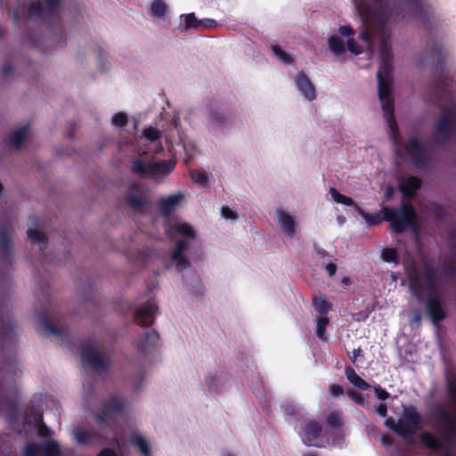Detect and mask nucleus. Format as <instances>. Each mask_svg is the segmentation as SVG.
<instances>
[{
  "mask_svg": "<svg viewBox=\"0 0 456 456\" xmlns=\"http://www.w3.org/2000/svg\"><path fill=\"white\" fill-rule=\"evenodd\" d=\"M355 6L363 19L375 21L380 28L379 61H392L387 25L393 18L404 19L406 15L399 7L392 6L388 0H372L371 4L365 0H355Z\"/></svg>",
  "mask_w": 456,
  "mask_h": 456,
  "instance_id": "f257e3e1",
  "label": "nucleus"
},
{
  "mask_svg": "<svg viewBox=\"0 0 456 456\" xmlns=\"http://www.w3.org/2000/svg\"><path fill=\"white\" fill-rule=\"evenodd\" d=\"M426 281V288L429 296L426 300V310L434 324H438L446 317V311L437 290V277L435 266L429 263H424L422 273Z\"/></svg>",
  "mask_w": 456,
  "mask_h": 456,
  "instance_id": "f03ea898",
  "label": "nucleus"
},
{
  "mask_svg": "<svg viewBox=\"0 0 456 456\" xmlns=\"http://www.w3.org/2000/svg\"><path fill=\"white\" fill-rule=\"evenodd\" d=\"M385 425L406 442H411L416 431L421 427V415L415 406H404L402 418L395 421L392 417H388L385 420Z\"/></svg>",
  "mask_w": 456,
  "mask_h": 456,
  "instance_id": "7ed1b4c3",
  "label": "nucleus"
},
{
  "mask_svg": "<svg viewBox=\"0 0 456 456\" xmlns=\"http://www.w3.org/2000/svg\"><path fill=\"white\" fill-rule=\"evenodd\" d=\"M382 212L384 220L390 222L391 229L397 234L416 227L417 213L411 203L403 204L400 209L385 207Z\"/></svg>",
  "mask_w": 456,
  "mask_h": 456,
  "instance_id": "20e7f679",
  "label": "nucleus"
},
{
  "mask_svg": "<svg viewBox=\"0 0 456 456\" xmlns=\"http://www.w3.org/2000/svg\"><path fill=\"white\" fill-rule=\"evenodd\" d=\"M175 232L183 237L176 242L175 249L171 256L172 261L175 264L178 271H183L191 266V263L185 257L183 253L188 249L187 240H194L195 232L191 225L186 223L175 224Z\"/></svg>",
  "mask_w": 456,
  "mask_h": 456,
  "instance_id": "39448f33",
  "label": "nucleus"
},
{
  "mask_svg": "<svg viewBox=\"0 0 456 456\" xmlns=\"http://www.w3.org/2000/svg\"><path fill=\"white\" fill-rule=\"evenodd\" d=\"M456 140V111L447 110L441 113L435 126L434 141L446 144Z\"/></svg>",
  "mask_w": 456,
  "mask_h": 456,
  "instance_id": "423d86ee",
  "label": "nucleus"
},
{
  "mask_svg": "<svg viewBox=\"0 0 456 456\" xmlns=\"http://www.w3.org/2000/svg\"><path fill=\"white\" fill-rule=\"evenodd\" d=\"M175 168V162L171 160H161L145 164L143 160L136 159L132 161L131 171L139 177L155 175H168Z\"/></svg>",
  "mask_w": 456,
  "mask_h": 456,
  "instance_id": "0eeeda50",
  "label": "nucleus"
},
{
  "mask_svg": "<svg viewBox=\"0 0 456 456\" xmlns=\"http://www.w3.org/2000/svg\"><path fill=\"white\" fill-rule=\"evenodd\" d=\"M126 407V402L123 398L110 395L102 403L99 413L95 414V419L98 424H106L109 419L113 418V414H121Z\"/></svg>",
  "mask_w": 456,
  "mask_h": 456,
  "instance_id": "6e6552de",
  "label": "nucleus"
},
{
  "mask_svg": "<svg viewBox=\"0 0 456 456\" xmlns=\"http://www.w3.org/2000/svg\"><path fill=\"white\" fill-rule=\"evenodd\" d=\"M403 266L409 281V288L411 295L418 300L422 299L423 286L421 282V277L418 271V265L416 260L411 256H408L403 260Z\"/></svg>",
  "mask_w": 456,
  "mask_h": 456,
  "instance_id": "1a4fd4ad",
  "label": "nucleus"
},
{
  "mask_svg": "<svg viewBox=\"0 0 456 456\" xmlns=\"http://www.w3.org/2000/svg\"><path fill=\"white\" fill-rule=\"evenodd\" d=\"M80 356L84 362H86L92 369H100L106 370L108 364L102 354V352L92 346L87 341H83L79 346Z\"/></svg>",
  "mask_w": 456,
  "mask_h": 456,
  "instance_id": "9d476101",
  "label": "nucleus"
},
{
  "mask_svg": "<svg viewBox=\"0 0 456 456\" xmlns=\"http://www.w3.org/2000/svg\"><path fill=\"white\" fill-rule=\"evenodd\" d=\"M407 155L411 158L414 167L420 168L426 167L430 159L428 150L416 136L410 137L404 146Z\"/></svg>",
  "mask_w": 456,
  "mask_h": 456,
  "instance_id": "9b49d317",
  "label": "nucleus"
},
{
  "mask_svg": "<svg viewBox=\"0 0 456 456\" xmlns=\"http://www.w3.org/2000/svg\"><path fill=\"white\" fill-rule=\"evenodd\" d=\"M431 418L443 426L446 437L456 435V415L451 414L444 404L439 403L433 407Z\"/></svg>",
  "mask_w": 456,
  "mask_h": 456,
  "instance_id": "f8f14e48",
  "label": "nucleus"
},
{
  "mask_svg": "<svg viewBox=\"0 0 456 456\" xmlns=\"http://www.w3.org/2000/svg\"><path fill=\"white\" fill-rule=\"evenodd\" d=\"M23 456H61L57 441L47 440L41 444L28 443L24 448Z\"/></svg>",
  "mask_w": 456,
  "mask_h": 456,
  "instance_id": "ddd939ff",
  "label": "nucleus"
},
{
  "mask_svg": "<svg viewBox=\"0 0 456 456\" xmlns=\"http://www.w3.org/2000/svg\"><path fill=\"white\" fill-rule=\"evenodd\" d=\"M208 118L213 126L224 127L231 123L232 114L230 111L222 110L217 101L211 100L208 104Z\"/></svg>",
  "mask_w": 456,
  "mask_h": 456,
  "instance_id": "4468645a",
  "label": "nucleus"
},
{
  "mask_svg": "<svg viewBox=\"0 0 456 456\" xmlns=\"http://www.w3.org/2000/svg\"><path fill=\"white\" fill-rule=\"evenodd\" d=\"M158 309L159 307L155 303L145 302L134 313V320L135 323L143 328L151 326L154 323Z\"/></svg>",
  "mask_w": 456,
  "mask_h": 456,
  "instance_id": "2eb2a0df",
  "label": "nucleus"
},
{
  "mask_svg": "<svg viewBox=\"0 0 456 456\" xmlns=\"http://www.w3.org/2000/svg\"><path fill=\"white\" fill-rule=\"evenodd\" d=\"M138 183H133L129 185L125 197L126 205L135 212H142L148 205L145 197Z\"/></svg>",
  "mask_w": 456,
  "mask_h": 456,
  "instance_id": "dca6fc26",
  "label": "nucleus"
},
{
  "mask_svg": "<svg viewBox=\"0 0 456 456\" xmlns=\"http://www.w3.org/2000/svg\"><path fill=\"white\" fill-rule=\"evenodd\" d=\"M411 15L418 19L421 23L428 26L431 24L433 14L429 12L422 0H403Z\"/></svg>",
  "mask_w": 456,
  "mask_h": 456,
  "instance_id": "f3484780",
  "label": "nucleus"
},
{
  "mask_svg": "<svg viewBox=\"0 0 456 456\" xmlns=\"http://www.w3.org/2000/svg\"><path fill=\"white\" fill-rule=\"evenodd\" d=\"M378 79V93L379 98L381 102L382 109L389 110L391 106H394V100L392 98V77H377Z\"/></svg>",
  "mask_w": 456,
  "mask_h": 456,
  "instance_id": "a211bd4d",
  "label": "nucleus"
},
{
  "mask_svg": "<svg viewBox=\"0 0 456 456\" xmlns=\"http://www.w3.org/2000/svg\"><path fill=\"white\" fill-rule=\"evenodd\" d=\"M421 180L413 175L402 177L399 180V190L402 194L408 198L412 199L417 195L418 191L421 188Z\"/></svg>",
  "mask_w": 456,
  "mask_h": 456,
  "instance_id": "6ab92c4d",
  "label": "nucleus"
},
{
  "mask_svg": "<svg viewBox=\"0 0 456 456\" xmlns=\"http://www.w3.org/2000/svg\"><path fill=\"white\" fill-rule=\"evenodd\" d=\"M295 84L300 94L308 101L316 98L315 88L304 71H299L295 77Z\"/></svg>",
  "mask_w": 456,
  "mask_h": 456,
  "instance_id": "aec40b11",
  "label": "nucleus"
},
{
  "mask_svg": "<svg viewBox=\"0 0 456 456\" xmlns=\"http://www.w3.org/2000/svg\"><path fill=\"white\" fill-rule=\"evenodd\" d=\"M322 432V427L314 420L305 422L303 428L302 440L307 446L314 445V442L317 440Z\"/></svg>",
  "mask_w": 456,
  "mask_h": 456,
  "instance_id": "412c9836",
  "label": "nucleus"
},
{
  "mask_svg": "<svg viewBox=\"0 0 456 456\" xmlns=\"http://www.w3.org/2000/svg\"><path fill=\"white\" fill-rule=\"evenodd\" d=\"M159 340V334L152 330L144 334V336L136 342V348L142 354H149L155 348Z\"/></svg>",
  "mask_w": 456,
  "mask_h": 456,
  "instance_id": "4be33fe9",
  "label": "nucleus"
},
{
  "mask_svg": "<svg viewBox=\"0 0 456 456\" xmlns=\"http://www.w3.org/2000/svg\"><path fill=\"white\" fill-rule=\"evenodd\" d=\"M420 442L429 450L440 451L444 450L441 456H452L449 448H445L444 444L432 434L425 432L420 436Z\"/></svg>",
  "mask_w": 456,
  "mask_h": 456,
  "instance_id": "5701e85b",
  "label": "nucleus"
},
{
  "mask_svg": "<svg viewBox=\"0 0 456 456\" xmlns=\"http://www.w3.org/2000/svg\"><path fill=\"white\" fill-rule=\"evenodd\" d=\"M10 225L4 222L0 224V247L4 258L11 259L12 240L10 238Z\"/></svg>",
  "mask_w": 456,
  "mask_h": 456,
  "instance_id": "b1692460",
  "label": "nucleus"
},
{
  "mask_svg": "<svg viewBox=\"0 0 456 456\" xmlns=\"http://www.w3.org/2000/svg\"><path fill=\"white\" fill-rule=\"evenodd\" d=\"M182 194L170 195L167 198L160 199L158 202L159 210L164 216H169L175 210L176 205L183 199Z\"/></svg>",
  "mask_w": 456,
  "mask_h": 456,
  "instance_id": "393cba45",
  "label": "nucleus"
},
{
  "mask_svg": "<svg viewBox=\"0 0 456 456\" xmlns=\"http://www.w3.org/2000/svg\"><path fill=\"white\" fill-rule=\"evenodd\" d=\"M278 223L283 231L289 237L292 238L295 235L296 222L294 218L288 213L280 210L277 212Z\"/></svg>",
  "mask_w": 456,
  "mask_h": 456,
  "instance_id": "a878e982",
  "label": "nucleus"
},
{
  "mask_svg": "<svg viewBox=\"0 0 456 456\" xmlns=\"http://www.w3.org/2000/svg\"><path fill=\"white\" fill-rule=\"evenodd\" d=\"M75 438L81 445L94 443L102 444L100 435L94 430L77 429L75 432Z\"/></svg>",
  "mask_w": 456,
  "mask_h": 456,
  "instance_id": "bb28decb",
  "label": "nucleus"
},
{
  "mask_svg": "<svg viewBox=\"0 0 456 456\" xmlns=\"http://www.w3.org/2000/svg\"><path fill=\"white\" fill-rule=\"evenodd\" d=\"M426 53L428 58L436 62V70L442 69L444 68L445 55L444 54L443 48L439 44L434 43L426 50Z\"/></svg>",
  "mask_w": 456,
  "mask_h": 456,
  "instance_id": "cd10ccee",
  "label": "nucleus"
},
{
  "mask_svg": "<svg viewBox=\"0 0 456 456\" xmlns=\"http://www.w3.org/2000/svg\"><path fill=\"white\" fill-rule=\"evenodd\" d=\"M345 375L348 381L354 385L356 388L365 391L370 388V385L361 378L355 370L351 367L347 366L345 369Z\"/></svg>",
  "mask_w": 456,
  "mask_h": 456,
  "instance_id": "c85d7f7f",
  "label": "nucleus"
},
{
  "mask_svg": "<svg viewBox=\"0 0 456 456\" xmlns=\"http://www.w3.org/2000/svg\"><path fill=\"white\" fill-rule=\"evenodd\" d=\"M40 323L42 326V329L54 335L57 338H62L68 334V329L64 327H58L57 325L52 323L46 315H42L40 318Z\"/></svg>",
  "mask_w": 456,
  "mask_h": 456,
  "instance_id": "c756f323",
  "label": "nucleus"
},
{
  "mask_svg": "<svg viewBox=\"0 0 456 456\" xmlns=\"http://www.w3.org/2000/svg\"><path fill=\"white\" fill-rule=\"evenodd\" d=\"M130 444L137 447L143 456H151L149 443L140 435L133 434L130 438Z\"/></svg>",
  "mask_w": 456,
  "mask_h": 456,
  "instance_id": "7c9ffc66",
  "label": "nucleus"
},
{
  "mask_svg": "<svg viewBox=\"0 0 456 456\" xmlns=\"http://www.w3.org/2000/svg\"><path fill=\"white\" fill-rule=\"evenodd\" d=\"M29 126L26 125L17 130H15L10 136L9 142L13 145L15 149H20L21 144L28 132Z\"/></svg>",
  "mask_w": 456,
  "mask_h": 456,
  "instance_id": "2f4dec72",
  "label": "nucleus"
},
{
  "mask_svg": "<svg viewBox=\"0 0 456 456\" xmlns=\"http://www.w3.org/2000/svg\"><path fill=\"white\" fill-rule=\"evenodd\" d=\"M27 234L28 240L31 242L39 244L41 250H44L46 248L47 236L45 232L37 230L28 229Z\"/></svg>",
  "mask_w": 456,
  "mask_h": 456,
  "instance_id": "473e14b6",
  "label": "nucleus"
},
{
  "mask_svg": "<svg viewBox=\"0 0 456 456\" xmlns=\"http://www.w3.org/2000/svg\"><path fill=\"white\" fill-rule=\"evenodd\" d=\"M382 110H383V112H384V116H385V118L387 119L389 130L391 132L392 138H393V140L395 142H396L397 141L398 127H397V124H396V121L395 119V117H394V106H391L389 110H387V109H382Z\"/></svg>",
  "mask_w": 456,
  "mask_h": 456,
  "instance_id": "72a5a7b5",
  "label": "nucleus"
},
{
  "mask_svg": "<svg viewBox=\"0 0 456 456\" xmlns=\"http://www.w3.org/2000/svg\"><path fill=\"white\" fill-rule=\"evenodd\" d=\"M355 211L366 221L369 226H373L379 224L382 220H384L383 216L380 214L371 215L365 212L359 206H355Z\"/></svg>",
  "mask_w": 456,
  "mask_h": 456,
  "instance_id": "f704fd0d",
  "label": "nucleus"
},
{
  "mask_svg": "<svg viewBox=\"0 0 456 456\" xmlns=\"http://www.w3.org/2000/svg\"><path fill=\"white\" fill-rule=\"evenodd\" d=\"M326 422L332 428L342 427L344 425L343 412L340 410L330 412L326 418Z\"/></svg>",
  "mask_w": 456,
  "mask_h": 456,
  "instance_id": "c9c22d12",
  "label": "nucleus"
},
{
  "mask_svg": "<svg viewBox=\"0 0 456 456\" xmlns=\"http://www.w3.org/2000/svg\"><path fill=\"white\" fill-rule=\"evenodd\" d=\"M330 193L333 199V200L337 203L343 204L349 207H354L355 208V206H357L352 198L346 196L344 194H341L336 188L331 187L330 189Z\"/></svg>",
  "mask_w": 456,
  "mask_h": 456,
  "instance_id": "e433bc0d",
  "label": "nucleus"
},
{
  "mask_svg": "<svg viewBox=\"0 0 456 456\" xmlns=\"http://www.w3.org/2000/svg\"><path fill=\"white\" fill-rule=\"evenodd\" d=\"M446 379V394L456 404V375L448 374Z\"/></svg>",
  "mask_w": 456,
  "mask_h": 456,
  "instance_id": "4c0bfd02",
  "label": "nucleus"
},
{
  "mask_svg": "<svg viewBox=\"0 0 456 456\" xmlns=\"http://www.w3.org/2000/svg\"><path fill=\"white\" fill-rule=\"evenodd\" d=\"M329 46L336 55H340L345 52L344 42L338 36L333 35L329 38Z\"/></svg>",
  "mask_w": 456,
  "mask_h": 456,
  "instance_id": "58836bf2",
  "label": "nucleus"
},
{
  "mask_svg": "<svg viewBox=\"0 0 456 456\" xmlns=\"http://www.w3.org/2000/svg\"><path fill=\"white\" fill-rule=\"evenodd\" d=\"M313 305L321 315H326L332 308L330 303L320 297L313 299Z\"/></svg>",
  "mask_w": 456,
  "mask_h": 456,
  "instance_id": "ea45409f",
  "label": "nucleus"
},
{
  "mask_svg": "<svg viewBox=\"0 0 456 456\" xmlns=\"http://www.w3.org/2000/svg\"><path fill=\"white\" fill-rule=\"evenodd\" d=\"M381 258L387 263H399V256L397 250L394 248H385L381 251Z\"/></svg>",
  "mask_w": 456,
  "mask_h": 456,
  "instance_id": "a19ab883",
  "label": "nucleus"
},
{
  "mask_svg": "<svg viewBox=\"0 0 456 456\" xmlns=\"http://www.w3.org/2000/svg\"><path fill=\"white\" fill-rule=\"evenodd\" d=\"M330 321L327 317H321L317 321L316 335L322 341H327L326 329Z\"/></svg>",
  "mask_w": 456,
  "mask_h": 456,
  "instance_id": "79ce46f5",
  "label": "nucleus"
},
{
  "mask_svg": "<svg viewBox=\"0 0 456 456\" xmlns=\"http://www.w3.org/2000/svg\"><path fill=\"white\" fill-rule=\"evenodd\" d=\"M222 381L223 379L221 374L208 375L207 377V384L208 390L212 393L218 392L219 387L222 385Z\"/></svg>",
  "mask_w": 456,
  "mask_h": 456,
  "instance_id": "37998d69",
  "label": "nucleus"
},
{
  "mask_svg": "<svg viewBox=\"0 0 456 456\" xmlns=\"http://www.w3.org/2000/svg\"><path fill=\"white\" fill-rule=\"evenodd\" d=\"M167 11V4L162 0H154L151 6V13L156 17H163Z\"/></svg>",
  "mask_w": 456,
  "mask_h": 456,
  "instance_id": "c03bdc74",
  "label": "nucleus"
},
{
  "mask_svg": "<svg viewBox=\"0 0 456 456\" xmlns=\"http://www.w3.org/2000/svg\"><path fill=\"white\" fill-rule=\"evenodd\" d=\"M393 62L392 61H379V69L377 73V77H392Z\"/></svg>",
  "mask_w": 456,
  "mask_h": 456,
  "instance_id": "a18cd8bd",
  "label": "nucleus"
},
{
  "mask_svg": "<svg viewBox=\"0 0 456 456\" xmlns=\"http://www.w3.org/2000/svg\"><path fill=\"white\" fill-rule=\"evenodd\" d=\"M26 12L32 16H41L44 13V7L39 0L28 3Z\"/></svg>",
  "mask_w": 456,
  "mask_h": 456,
  "instance_id": "49530a36",
  "label": "nucleus"
},
{
  "mask_svg": "<svg viewBox=\"0 0 456 456\" xmlns=\"http://www.w3.org/2000/svg\"><path fill=\"white\" fill-rule=\"evenodd\" d=\"M272 50L273 54L282 62L286 64H291L293 62V58L290 56V54L287 53L281 46L272 45Z\"/></svg>",
  "mask_w": 456,
  "mask_h": 456,
  "instance_id": "de8ad7c7",
  "label": "nucleus"
},
{
  "mask_svg": "<svg viewBox=\"0 0 456 456\" xmlns=\"http://www.w3.org/2000/svg\"><path fill=\"white\" fill-rule=\"evenodd\" d=\"M184 28L186 30L200 28V20L197 19L194 12L184 15Z\"/></svg>",
  "mask_w": 456,
  "mask_h": 456,
  "instance_id": "09e8293b",
  "label": "nucleus"
},
{
  "mask_svg": "<svg viewBox=\"0 0 456 456\" xmlns=\"http://www.w3.org/2000/svg\"><path fill=\"white\" fill-rule=\"evenodd\" d=\"M190 175L191 180L200 185H206L208 183V176L204 172L200 170H191L190 172Z\"/></svg>",
  "mask_w": 456,
  "mask_h": 456,
  "instance_id": "8fccbe9b",
  "label": "nucleus"
},
{
  "mask_svg": "<svg viewBox=\"0 0 456 456\" xmlns=\"http://www.w3.org/2000/svg\"><path fill=\"white\" fill-rule=\"evenodd\" d=\"M34 420L36 425L38 427V433L41 436H47L49 428L43 423L42 415L38 412H34Z\"/></svg>",
  "mask_w": 456,
  "mask_h": 456,
  "instance_id": "3c124183",
  "label": "nucleus"
},
{
  "mask_svg": "<svg viewBox=\"0 0 456 456\" xmlns=\"http://www.w3.org/2000/svg\"><path fill=\"white\" fill-rule=\"evenodd\" d=\"M113 126L122 128L127 124V115L124 112H118L111 118Z\"/></svg>",
  "mask_w": 456,
  "mask_h": 456,
  "instance_id": "603ef678",
  "label": "nucleus"
},
{
  "mask_svg": "<svg viewBox=\"0 0 456 456\" xmlns=\"http://www.w3.org/2000/svg\"><path fill=\"white\" fill-rule=\"evenodd\" d=\"M143 136L151 142H155L160 138V132L152 126L145 128L142 133Z\"/></svg>",
  "mask_w": 456,
  "mask_h": 456,
  "instance_id": "864d4df0",
  "label": "nucleus"
},
{
  "mask_svg": "<svg viewBox=\"0 0 456 456\" xmlns=\"http://www.w3.org/2000/svg\"><path fill=\"white\" fill-rule=\"evenodd\" d=\"M61 0H44L46 11L51 15H56L57 10L61 5Z\"/></svg>",
  "mask_w": 456,
  "mask_h": 456,
  "instance_id": "5fc2aeb1",
  "label": "nucleus"
},
{
  "mask_svg": "<svg viewBox=\"0 0 456 456\" xmlns=\"http://www.w3.org/2000/svg\"><path fill=\"white\" fill-rule=\"evenodd\" d=\"M346 395L357 404L361 405V406H364L365 405V400L363 398V396L358 393V392H355L354 390L353 389H348L346 391Z\"/></svg>",
  "mask_w": 456,
  "mask_h": 456,
  "instance_id": "6e6d98bb",
  "label": "nucleus"
},
{
  "mask_svg": "<svg viewBox=\"0 0 456 456\" xmlns=\"http://www.w3.org/2000/svg\"><path fill=\"white\" fill-rule=\"evenodd\" d=\"M347 49L352 53L357 55L362 53L361 46L357 44V42L354 38H349L346 43Z\"/></svg>",
  "mask_w": 456,
  "mask_h": 456,
  "instance_id": "4d7b16f0",
  "label": "nucleus"
},
{
  "mask_svg": "<svg viewBox=\"0 0 456 456\" xmlns=\"http://www.w3.org/2000/svg\"><path fill=\"white\" fill-rule=\"evenodd\" d=\"M329 391L332 396L338 397L344 395V388L338 384H330Z\"/></svg>",
  "mask_w": 456,
  "mask_h": 456,
  "instance_id": "13d9d810",
  "label": "nucleus"
},
{
  "mask_svg": "<svg viewBox=\"0 0 456 456\" xmlns=\"http://www.w3.org/2000/svg\"><path fill=\"white\" fill-rule=\"evenodd\" d=\"M221 212L226 219H236L238 217L237 213L227 206L223 207Z\"/></svg>",
  "mask_w": 456,
  "mask_h": 456,
  "instance_id": "bf43d9fd",
  "label": "nucleus"
},
{
  "mask_svg": "<svg viewBox=\"0 0 456 456\" xmlns=\"http://www.w3.org/2000/svg\"><path fill=\"white\" fill-rule=\"evenodd\" d=\"M374 392L376 396L381 401H385L389 397V393L380 386L375 387Z\"/></svg>",
  "mask_w": 456,
  "mask_h": 456,
  "instance_id": "052dcab7",
  "label": "nucleus"
},
{
  "mask_svg": "<svg viewBox=\"0 0 456 456\" xmlns=\"http://www.w3.org/2000/svg\"><path fill=\"white\" fill-rule=\"evenodd\" d=\"M216 26V21L212 19H203L200 20V28H214Z\"/></svg>",
  "mask_w": 456,
  "mask_h": 456,
  "instance_id": "680f3d73",
  "label": "nucleus"
},
{
  "mask_svg": "<svg viewBox=\"0 0 456 456\" xmlns=\"http://www.w3.org/2000/svg\"><path fill=\"white\" fill-rule=\"evenodd\" d=\"M339 33L344 37H350L354 34V31L352 27L350 26H341L338 29Z\"/></svg>",
  "mask_w": 456,
  "mask_h": 456,
  "instance_id": "e2e57ef3",
  "label": "nucleus"
},
{
  "mask_svg": "<svg viewBox=\"0 0 456 456\" xmlns=\"http://www.w3.org/2000/svg\"><path fill=\"white\" fill-rule=\"evenodd\" d=\"M363 355V351L361 347L355 348L353 350L352 354H349V358L353 362H355L358 357H362Z\"/></svg>",
  "mask_w": 456,
  "mask_h": 456,
  "instance_id": "0e129e2a",
  "label": "nucleus"
},
{
  "mask_svg": "<svg viewBox=\"0 0 456 456\" xmlns=\"http://www.w3.org/2000/svg\"><path fill=\"white\" fill-rule=\"evenodd\" d=\"M376 412L380 417H386L387 414V406L385 403H379L378 406H376Z\"/></svg>",
  "mask_w": 456,
  "mask_h": 456,
  "instance_id": "69168bd1",
  "label": "nucleus"
},
{
  "mask_svg": "<svg viewBox=\"0 0 456 456\" xmlns=\"http://www.w3.org/2000/svg\"><path fill=\"white\" fill-rule=\"evenodd\" d=\"M381 443L385 447H389L394 444V439L389 435H383L381 436Z\"/></svg>",
  "mask_w": 456,
  "mask_h": 456,
  "instance_id": "338daca9",
  "label": "nucleus"
},
{
  "mask_svg": "<svg viewBox=\"0 0 456 456\" xmlns=\"http://www.w3.org/2000/svg\"><path fill=\"white\" fill-rule=\"evenodd\" d=\"M117 453L115 450L111 448H104L97 454V456H116Z\"/></svg>",
  "mask_w": 456,
  "mask_h": 456,
  "instance_id": "774afa93",
  "label": "nucleus"
}]
</instances>
